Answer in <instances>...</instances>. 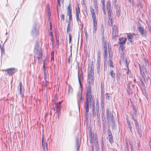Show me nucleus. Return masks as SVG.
Instances as JSON below:
<instances>
[{
    "mask_svg": "<svg viewBox=\"0 0 151 151\" xmlns=\"http://www.w3.org/2000/svg\"><path fill=\"white\" fill-rule=\"evenodd\" d=\"M91 13L92 14V17L93 20H96V17L95 15V13L94 9H93L91 8Z\"/></svg>",
    "mask_w": 151,
    "mask_h": 151,
    "instance_id": "dca6fc26",
    "label": "nucleus"
},
{
    "mask_svg": "<svg viewBox=\"0 0 151 151\" xmlns=\"http://www.w3.org/2000/svg\"><path fill=\"white\" fill-rule=\"evenodd\" d=\"M101 106L103 107L104 106V99H101Z\"/></svg>",
    "mask_w": 151,
    "mask_h": 151,
    "instance_id": "f704fd0d",
    "label": "nucleus"
},
{
    "mask_svg": "<svg viewBox=\"0 0 151 151\" xmlns=\"http://www.w3.org/2000/svg\"><path fill=\"white\" fill-rule=\"evenodd\" d=\"M43 71H44V73L47 72V71L46 70L45 68H44Z\"/></svg>",
    "mask_w": 151,
    "mask_h": 151,
    "instance_id": "0e129e2a",
    "label": "nucleus"
},
{
    "mask_svg": "<svg viewBox=\"0 0 151 151\" xmlns=\"http://www.w3.org/2000/svg\"><path fill=\"white\" fill-rule=\"evenodd\" d=\"M79 10L78 11L76 8V16H79L80 13V9L79 7H78Z\"/></svg>",
    "mask_w": 151,
    "mask_h": 151,
    "instance_id": "c756f323",
    "label": "nucleus"
},
{
    "mask_svg": "<svg viewBox=\"0 0 151 151\" xmlns=\"http://www.w3.org/2000/svg\"><path fill=\"white\" fill-rule=\"evenodd\" d=\"M100 51H99L97 54V57L98 58H97V63L98 65L97 69H98V68L100 67Z\"/></svg>",
    "mask_w": 151,
    "mask_h": 151,
    "instance_id": "6ab92c4d",
    "label": "nucleus"
},
{
    "mask_svg": "<svg viewBox=\"0 0 151 151\" xmlns=\"http://www.w3.org/2000/svg\"><path fill=\"white\" fill-rule=\"evenodd\" d=\"M135 125L136 128L137 127H139V125L138 124L137 122H135Z\"/></svg>",
    "mask_w": 151,
    "mask_h": 151,
    "instance_id": "09e8293b",
    "label": "nucleus"
},
{
    "mask_svg": "<svg viewBox=\"0 0 151 151\" xmlns=\"http://www.w3.org/2000/svg\"><path fill=\"white\" fill-rule=\"evenodd\" d=\"M108 134H108L109 136H110L112 135V134H111V132H110V130H109V129H108Z\"/></svg>",
    "mask_w": 151,
    "mask_h": 151,
    "instance_id": "c03bdc74",
    "label": "nucleus"
},
{
    "mask_svg": "<svg viewBox=\"0 0 151 151\" xmlns=\"http://www.w3.org/2000/svg\"><path fill=\"white\" fill-rule=\"evenodd\" d=\"M127 39L126 37H120L119 38V44H124L126 42Z\"/></svg>",
    "mask_w": 151,
    "mask_h": 151,
    "instance_id": "f8f14e48",
    "label": "nucleus"
},
{
    "mask_svg": "<svg viewBox=\"0 0 151 151\" xmlns=\"http://www.w3.org/2000/svg\"><path fill=\"white\" fill-rule=\"evenodd\" d=\"M137 6L138 7L142 8L143 7L142 2L140 0H137Z\"/></svg>",
    "mask_w": 151,
    "mask_h": 151,
    "instance_id": "aec40b11",
    "label": "nucleus"
},
{
    "mask_svg": "<svg viewBox=\"0 0 151 151\" xmlns=\"http://www.w3.org/2000/svg\"><path fill=\"white\" fill-rule=\"evenodd\" d=\"M127 37L128 39V40L131 43L133 42V40L134 38V36H136V35L135 34L132 35L131 33H127Z\"/></svg>",
    "mask_w": 151,
    "mask_h": 151,
    "instance_id": "423d86ee",
    "label": "nucleus"
},
{
    "mask_svg": "<svg viewBox=\"0 0 151 151\" xmlns=\"http://www.w3.org/2000/svg\"><path fill=\"white\" fill-rule=\"evenodd\" d=\"M107 14L109 20H110L111 18H113L114 15L112 12H109V13H107Z\"/></svg>",
    "mask_w": 151,
    "mask_h": 151,
    "instance_id": "4be33fe9",
    "label": "nucleus"
},
{
    "mask_svg": "<svg viewBox=\"0 0 151 151\" xmlns=\"http://www.w3.org/2000/svg\"><path fill=\"white\" fill-rule=\"evenodd\" d=\"M93 3L94 5L95 8H96V5L97 4V0H93Z\"/></svg>",
    "mask_w": 151,
    "mask_h": 151,
    "instance_id": "49530a36",
    "label": "nucleus"
},
{
    "mask_svg": "<svg viewBox=\"0 0 151 151\" xmlns=\"http://www.w3.org/2000/svg\"><path fill=\"white\" fill-rule=\"evenodd\" d=\"M136 130L137 131L139 130L140 129H139V127H137L136 128Z\"/></svg>",
    "mask_w": 151,
    "mask_h": 151,
    "instance_id": "69168bd1",
    "label": "nucleus"
},
{
    "mask_svg": "<svg viewBox=\"0 0 151 151\" xmlns=\"http://www.w3.org/2000/svg\"><path fill=\"white\" fill-rule=\"evenodd\" d=\"M72 57V53H71L70 55L69 58L68 59V62L69 63H70V57Z\"/></svg>",
    "mask_w": 151,
    "mask_h": 151,
    "instance_id": "a18cd8bd",
    "label": "nucleus"
},
{
    "mask_svg": "<svg viewBox=\"0 0 151 151\" xmlns=\"http://www.w3.org/2000/svg\"><path fill=\"white\" fill-rule=\"evenodd\" d=\"M78 78H79L78 76ZM78 80H79V81L80 87L81 89H82V86L81 83L80 82V81L79 79V78H78ZM82 99V89H81V93L80 94V98H79V99H78V104L79 105V104L80 102L81 101Z\"/></svg>",
    "mask_w": 151,
    "mask_h": 151,
    "instance_id": "1a4fd4ad",
    "label": "nucleus"
},
{
    "mask_svg": "<svg viewBox=\"0 0 151 151\" xmlns=\"http://www.w3.org/2000/svg\"><path fill=\"white\" fill-rule=\"evenodd\" d=\"M103 39H102V42H103V44L104 46V49H107V45L106 43V41L105 40H104V37H103Z\"/></svg>",
    "mask_w": 151,
    "mask_h": 151,
    "instance_id": "393cba45",
    "label": "nucleus"
},
{
    "mask_svg": "<svg viewBox=\"0 0 151 151\" xmlns=\"http://www.w3.org/2000/svg\"><path fill=\"white\" fill-rule=\"evenodd\" d=\"M104 145H101V151H105V150L104 149Z\"/></svg>",
    "mask_w": 151,
    "mask_h": 151,
    "instance_id": "5fc2aeb1",
    "label": "nucleus"
},
{
    "mask_svg": "<svg viewBox=\"0 0 151 151\" xmlns=\"http://www.w3.org/2000/svg\"><path fill=\"white\" fill-rule=\"evenodd\" d=\"M106 99H107L108 100H110V96H108L107 93H106Z\"/></svg>",
    "mask_w": 151,
    "mask_h": 151,
    "instance_id": "6e6d98bb",
    "label": "nucleus"
},
{
    "mask_svg": "<svg viewBox=\"0 0 151 151\" xmlns=\"http://www.w3.org/2000/svg\"><path fill=\"white\" fill-rule=\"evenodd\" d=\"M109 58H110L111 59V57L112 56V54L109 52Z\"/></svg>",
    "mask_w": 151,
    "mask_h": 151,
    "instance_id": "bf43d9fd",
    "label": "nucleus"
},
{
    "mask_svg": "<svg viewBox=\"0 0 151 151\" xmlns=\"http://www.w3.org/2000/svg\"><path fill=\"white\" fill-rule=\"evenodd\" d=\"M106 8L107 13L112 12L111 9V2L110 1H108L107 3Z\"/></svg>",
    "mask_w": 151,
    "mask_h": 151,
    "instance_id": "9d476101",
    "label": "nucleus"
},
{
    "mask_svg": "<svg viewBox=\"0 0 151 151\" xmlns=\"http://www.w3.org/2000/svg\"><path fill=\"white\" fill-rule=\"evenodd\" d=\"M109 65H110V67L112 68H113L114 67L113 63V62H112L111 59V58H109Z\"/></svg>",
    "mask_w": 151,
    "mask_h": 151,
    "instance_id": "bb28decb",
    "label": "nucleus"
},
{
    "mask_svg": "<svg viewBox=\"0 0 151 151\" xmlns=\"http://www.w3.org/2000/svg\"><path fill=\"white\" fill-rule=\"evenodd\" d=\"M114 20L113 18H111L110 19V20H109V26H113V23L114 21Z\"/></svg>",
    "mask_w": 151,
    "mask_h": 151,
    "instance_id": "c85d7f7f",
    "label": "nucleus"
},
{
    "mask_svg": "<svg viewBox=\"0 0 151 151\" xmlns=\"http://www.w3.org/2000/svg\"><path fill=\"white\" fill-rule=\"evenodd\" d=\"M76 147L77 151L78 150L79 148V140L78 138H76Z\"/></svg>",
    "mask_w": 151,
    "mask_h": 151,
    "instance_id": "b1692460",
    "label": "nucleus"
},
{
    "mask_svg": "<svg viewBox=\"0 0 151 151\" xmlns=\"http://www.w3.org/2000/svg\"><path fill=\"white\" fill-rule=\"evenodd\" d=\"M104 58H107V49H104Z\"/></svg>",
    "mask_w": 151,
    "mask_h": 151,
    "instance_id": "c9c22d12",
    "label": "nucleus"
},
{
    "mask_svg": "<svg viewBox=\"0 0 151 151\" xmlns=\"http://www.w3.org/2000/svg\"><path fill=\"white\" fill-rule=\"evenodd\" d=\"M69 43H70L71 42V40H72V37L71 35V34L70 33L69 34Z\"/></svg>",
    "mask_w": 151,
    "mask_h": 151,
    "instance_id": "ea45409f",
    "label": "nucleus"
},
{
    "mask_svg": "<svg viewBox=\"0 0 151 151\" xmlns=\"http://www.w3.org/2000/svg\"><path fill=\"white\" fill-rule=\"evenodd\" d=\"M70 24L69 23H68V25L67 28V32H70L71 30V28L70 27Z\"/></svg>",
    "mask_w": 151,
    "mask_h": 151,
    "instance_id": "2f4dec72",
    "label": "nucleus"
},
{
    "mask_svg": "<svg viewBox=\"0 0 151 151\" xmlns=\"http://www.w3.org/2000/svg\"><path fill=\"white\" fill-rule=\"evenodd\" d=\"M39 47V46H38L37 44L35 46V49L37 50Z\"/></svg>",
    "mask_w": 151,
    "mask_h": 151,
    "instance_id": "13d9d810",
    "label": "nucleus"
},
{
    "mask_svg": "<svg viewBox=\"0 0 151 151\" xmlns=\"http://www.w3.org/2000/svg\"><path fill=\"white\" fill-rule=\"evenodd\" d=\"M127 125H128V127L130 129V131H131V129L132 127L131 126V125H130V123L129 122L127 123Z\"/></svg>",
    "mask_w": 151,
    "mask_h": 151,
    "instance_id": "37998d69",
    "label": "nucleus"
},
{
    "mask_svg": "<svg viewBox=\"0 0 151 151\" xmlns=\"http://www.w3.org/2000/svg\"><path fill=\"white\" fill-rule=\"evenodd\" d=\"M54 57V51H52L51 52V58H53Z\"/></svg>",
    "mask_w": 151,
    "mask_h": 151,
    "instance_id": "79ce46f5",
    "label": "nucleus"
},
{
    "mask_svg": "<svg viewBox=\"0 0 151 151\" xmlns=\"http://www.w3.org/2000/svg\"><path fill=\"white\" fill-rule=\"evenodd\" d=\"M42 148L45 151L46 150H47V145L46 142L44 141V138L43 135H42Z\"/></svg>",
    "mask_w": 151,
    "mask_h": 151,
    "instance_id": "0eeeda50",
    "label": "nucleus"
},
{
    "mask_svg": "<svg viewBox=\"0 0 151 151\" xmlns=\"http://www.w3.org/2000/svg\"><path fill=\"white\" fill-rule=\"evenodd\" d=\"M109 137V142L111 144L112 142H113V138L112 136H110Z\"/></svg>",
    "mask_w": 151,
    "mask_h": 151,
    "instance_id": "473e14b6",
    "label": "nucleus"
},
{
    "mask_svg": "<svg viewBox=\"0 0 151 151\" xmlns=\"http://www.w3.org/2000/svg\"><path fill=\"white\" fill-rule=\"evenodd\" d=\"M102 124L103 125V128H104V127L105 124V118H102Z\"/></svg>",
    "mask_w": 151,
    "mask_h": 151,
    "instance_id": "7c9ffc66",
    "label": "nucleus"
},
{
    "mask_svg": "<svg viewBox=\"0 0 151 151\" xmlns=\"http://www.w3.org/2000/svg\"><path fill=\"white\" fill-rule=\"evenodd\" d=\"M84 32L85 34V36L86 37V39L87 40L88 38V35L87 34V31L86 29H84Z\"/></svg>",
    "mask_w": 151,
    "mask_h": 151,
    "instance_id": "58836bf2",
    "label": "nucleus"
},
{
    "mask_svg": "<svg viewBox=\"0 0 151 151\" xmlns=\"http://www.w3.org/2000/svg\"><path fill=\"white\" fill-rule=\"evenodd\" d=\"M101 111L102 113H104V107H101Z\"/></svg>",
    "mask_w": 151,
    "mask_h": 151,
    "instance_id": "4d7b16f0",
    "label": "nucleus"
},
{
    "mask_svg": "<svg viewBox=\"0 0 151 151\" xmlns=\"http://www.w3.org/2000/svg\"><path fill=\"white\" fill-rule=\"evenodd\" d=\"M69 16V22L70 24V22L72 20V14L70 15H68Z\"/></svg>",
    "mask_w": 151,
    "mask_h": 151,
    "instance_id": "4c0bfd02",
    "label": "nucleus"
},
{
    "mask_svg": "<svg viewBox=\"0 0 151 151\" xmlns=\"http://www.w3.org/2000/svg\"><path fill=\"white\" fill-rule=\"evenodd\" d=\"M57 4L59 6H61V4H60V0H57Z\"/></svg>",
    "mask_w": 151,
    "mask_h": 151,
    "instance_id": "864d4df0",
    "label": "nucleus"
},
{
    "mask_svg": "<svg viewBox=\"0 0 151 151\" xmlns=\"http://www.w3.org/2000/svg\"><path fill=\"white\" fill-rule=\"evenodd\" d=\"M126 150H129V147H128V145H127H127L126 147Z\"/></svg>",
    "mask_w": 151,
    "mask_h": 151,
    "instance_id": "e2e57ef3",
    "label": "nucleus"
},
{
    "mask_svg": "<svg viewBox=\"0 0 151 151\" xmlns=\"http://www.w3.org/2000/svg\"><path fill=\"white\" fill-rule=\"evenodd\" d=\"M61 19L63 21H64L65 20L64 15L63 14H62L61 15Z\"/></svg>",
    "mask_w": 151,
    "mask_h": 151,
    "instance_id": "3c124183",
    "label": "nucleus"
},
{
    "mask_svg": "<svg viewBox=\"0 0 151 151\" xmlns=\"http://www.w3.org/2000/svg\"><path fill=\"white\" fill-rule=\"evenodd\" d=\"M148 27L149 28L150 31L151 32V26H148Z\"/></svg>",
    "mask_w": 151,
    "mask_h": 151,
    "instance_id": "774afa93",
    "label": "nucleus"
},
{
    "mask_svg": "<svg viewBox=\"0 0 151 151\" xmlns=\"http://www.w3.org/2000/svg\"><path fill=\"white\" fill-rule=\"evenodd\" d=\"M88 82L89 83L88 87L86 88V101L84 105V109L85 110V116L86 118L88 119V113L89 111V103H94V99L92 97L91 93V86L94 84V71L93 66L91 65L90 70L88 73ZM93 105V104L92 103Z\"/></svg>",
    "mask_w": 151,
    "mask_h": 151,
    "instance_id": "f257e3e1",
    "label": "nucleus"
},
{
    "mask_svg": "<svg viewBox=\"0 0 151 151\" xmlns=\"http://www.w3.org/2000/svg\"><path fill=\"white\" fill-rule=\"evenodd\" d=\"M93 33H96L97 29V22L96 20H93Z\"/></svg>",
    "mask_w": 151,
    "mask_h": 151,
    "instance_id": "ddd939ff",
    "label": "nucleus"
},
{
    "mask_svg": "<svg viewBox=\"0 0 151 151\" xmlns=\"http://www.w3.org/2000/svg\"><path fill=\"white\" fill-rule=\"evenodd\" d=\"M15 69L14 68H9L6 70L7 72V74L9 76H12L15 72Z\"/></svg>",
    "mask_w": 151,
    "mask_h": 151,
    "instance_id": "6e6552de",
    "label": "nucleus"
},
{
    "mask_svg": "<svg viewBox=\"0 0 151 151\" xmlns=\"http://www.w3.org/2000/svg\"><path fill=\"white\" fill-rule=\"evenodd\" d=\"M37 58L39 60L40 59L42 58V52L40 51V52H37Z\"/></svg>",
    "mask_w": 151,
    "mask_h": 151,
    "instance_id": "5701e85b",
    "label": "nucleus"
},
{
    "mask_svg": "<svg viewBox=\"0 0 151 151\" xmlns=\"http://www.w3.org/2000/svg\"><path fill=\"white\" fill-rule=\"evenodd\" d=\"M119 48L121 49L122 50V51H123L124 49V46L123 44H119Z\"/></svg>",
    "mask_w": 151,
    "mask_h": 151,
    "instance_id": "72a5a7b5",
    "label": "nucleus"
},
{
    "mask_svg": "<svg viewBox=\"0 0 151 151\" xmlns=\"http://www.w3.org/2000/svg\"><path fill=\"white\" fill-rule=\"evenodd\" d=\"M112 35L115 37L117 36L118 35L117 26L116 25H114L113 27Z\"/></svg>",
    "mask_w": 151,
    "mask_h": 151,
    "instance_id": "39448f33",
    "label": "nucleus"
},
{
    "mask_svg": "<svg viewBox=\"0 0 151 151\" xmlns=\"http://www.w3.org/2000/svg\"><path fill=\"white\" fill-rule=\"evenodd\" d=\"M22 83L21 82L19 83V86H20L19 90L20 91L19 93H20L21 96H24V87L22 86Z\"/></svg>",
    "mask_w": 151,
    "mask_h": 151,
    "instance_id": "9b49d317",
    "label": "nucleus"
},
{
    "mask_svg": "<svg viewBox=\"0 0 151 151\" xmlns=\"http://www.w3.org/2000/svg\"><path fill=\"white\" fill-rule=\"evenodd\" d=\"M101 2L102 4V9L103 12L104 14H106V9L105 5V0H101Z\"/></svg>",
    "mask_w": 151,
    "mask_h": 151,
    "instance_id": "4468645a",
    "label": "nucleus"
},
{
    "mask_svg": "<svg viewBox=\"0 0 151 151\" xmlns=\"http://www.w3.org/2000/svg\"><path fill=\"white\" fill-rule=\"evenodd\" d=\"M110 75L112 78H115V73L114 72L113 70L112 69H110Z\"/></svg>",
    "mask_w": 151,
    "mask_h": 151,
    "instance_id": "a878e982",
    "label": "nucleus"
},
{
    "mask_svg": "<svg viewBox=\"0 0 151 151\" xmlns=\"http://www.w3.org/2000/svg\"><path fill=\"white\" fill-rule=\"evenodd\" d=\"M77 21L78 22H79V21H80L79 17V16H76Z\"/></svg>",
    "mask_w": 151,
    "mask_h": 151,
    "instance_id": "8fccbe9b",
    "label": "nucleus"
},
{
    "mask_svg": "<svg viewBox=\"0 0 151 151\" xmlns=\"http://www.w3.org/2000/svg\"><path fill=\"white\" fill-rule=\"evenodd\" d=\"M139 69L141 75L142 77L144 78V76L145 75V72L147 73V69L145 66L144 65L140 66V65H139Z\"/></svg>",
    "mask_w": 151,
    "mask_h": 151,
    "instance_id": "7ed1b4c3",
    "label": "nucleus"
},
{
    "mask_svg": "<svg viewBox=\"0 0 151 151\" xmlns=\"http://www.w3.org/2000/svg\"><path fill=\"white\" fill-rule=\"evenodd\" d=\"M141 84H142V86L143 87H144L145 86V84H144L143 82H141Z\"/></svg>",
    "mask_w": 151,
    "mask_h": 151,
    "instance_id": "680f3d73",
    "label": "nucleus"
},
{
    "mask_svg": "<svg viewBox=\"0 0 151 151\" xmlns=\"http://www.w3.org/2000/svg\"><path fill=\"white\" fill-rule=\"evenodd\" d=\"M113 112L109 111V108L106 109V115L109 122L111 121L112 122H113Z\"/></svg>",
    "mask_w": 151,
    "mask_h": 151,
    "instance_id": "f03ea898",
    "label": "nucleus"
},
{
    "mask_svg": "<svg viewBox=\"0 0 151 151\" xmlns=\"http://www.w3.org/2000/svg\"><path fill=\"white\" fill-rule=\"evenodd\" d=\"M98 146V143L97 142H96V148H97V146Z\"/></svg>",
    "mask_w": 151,
    "mask_h": 151,
    "instance_id": "338daca9",
    "label": "nucleus"
},
{
    "mask_svg": "<svg viewBox=\"0 0 151 151\" xmlns=\"http://www.w3.org/2000/svg\"><path fill=\"white\" fill-rule=\"evenodd\" d=\"M94 139V137H91V140H90L91 143H92L93 142Z\"/></svg>",
    "mask_w": 151,
    "mask_h": 151,
    "instance_id": "603ef678",
    "label": "nucleus"
},
{
    "mask_svg": "<svg viewBox=\"0 0 151 151\" xmlns=\"http://www.w3.org/2000/svg\"><path fill=\"white\" fill-rule=\"evenodd\" d=\"M73 90L72 87L69 85V87L68 90V94H71L72 93Z\"/></svg>",
    "mask_w": 151,
    "mask_h": 151,
    "instance_id": "cd10ccee",
    "label": "nucleus"
},
{
    "mask_svg": "<svg viewBox=\"0 0 151 151\" xmlns=\"http://www.w3.org/2000/svg\"><path fill=\"white\" fill-rule=\"evenodd\" d=\"M55 39H56V41L59 40V38L58 35H57L56 34L55 35Z\"/></svg>",
    "mask_w": 151,
    "mask_h": 151,
    "instance_id": "de8ad7c7",
    "label": "nucleus"
},
{
    "mask_svg": "<svg viewBox=\"0 0 151 151\" xmlns=\"http://www.w3.org/2000/svg\"><path fill=\"white\" fill-rule=\"evenodd\" d=\"M120 6L117 4L116 3L114 4V8L116 10V15L118 17H119L121 15Z\"/></svg>",
    "mask_w": 151,
    "mask_h": 151,
    "instance_id": "20e7f679",
    "label": "nucleus"
},
{
    "mask_svg": "<svg viewBox=\"0 0 151 151\" xmlns=\"http://www.w3.org/2000/svg\"><path fill=\"white\" fill-rule=\"evenodd\" d=\"M54 110H55L56 109V111L58 112L59 114L61 109V106L60 104L57 103L55 104V106H54Z\"/></svg>",
    "mask_w": 151,
    "mask_h": 151,
    "instance_id": "2eb2a0df",
    "label": "nucleus"
},
{
    "mask_svg": "<svg viewBox=\"0 0 151 151\" xmlns=\"http://www.w3.org/2000/svg\"><path fill=\"white\" fill-rule=\"evenodd\" d=\"M68 11L67 12V16L70 15L72 14V8H71V4L70 3L69 5L67 8Z\"/></svg>",
    "mask_w": 151,
    "mask_h": 151,
    "instance_id": "f3484780",
    "label": "nucleus"
},
{
    "mask_svg": "<svg viewBox=\"0 0 151 151\" xmlns=\"http://www.w3.org/2000/svg\"><path fill=\"white\" fill-rule=\"evenodd\" d=\"M44 79L45 80V81L47 82V72L44 73Z\"/></svg>",
    "mask_w": 151,
    "mask_h": 151,
    "instance_id": "e433bc0d",
    "label": "nucleus"
},
{
    "mask_svg": "<svg viewBox=\"0 0 151 151\" xmlns=\"http://www.w3.org/2000/svg\"><path fill=\"white\" fill-rule=\"evenodd\" d=\"M137 131L139 137H141L142 136V133L141 129H140Z\"/></svg>",
    "mask_w": 151,
    "mask_h": 151,
    "instance_id": "a19ab883",
    "label": "nucleus"
},
{
    "mask_svg": "<svg viewBox=\"0 0 151 151\" xmlns=\"http://www.w3.org/2000/svg\"><path fill=\"white\" fill-rule=\"evenodd\" d=\"M36 29L35 26H34L33 28L32 29L31 32L32 35V36H35L36 35Z\"/></svg>",
    "mask_w": 151,
    "mask_h": 151,
    "instance_id": "412c9836",
    "label": "nucleus"
},
{
    "mask_svg": "<svg viewBox=\"0 0 151 151\" xmlns=\"http://www.w3.org/2000/svg\"><path fill=\"white\" fill-rule=\"evenodd\" d=\"M104 113H102L101 114V116L102 117V118L105 117L104 116Z\"/></svg>",
    "mask_w": 151,
    "mask_h": 151,
    "instance_id": "052dcab7",
    "label": "nucleus"
},
{
    "mask_svg": "<svg viewBox=\"0 0 151 151\" xmlns=\"http://www.w3.org/2000/svg\"><path fill=\"white\" fill-rule=\"evenodd\" d=\"M138 31L141 33L142 36H145V33L144 32V29L143 27H139L138 28Z\"/></svg>",
    "mask_w": 151,
    "mask_h": 151,
    "instance_id": "a211bd4d",
    "label": "nucleus"
}]
</instances>
